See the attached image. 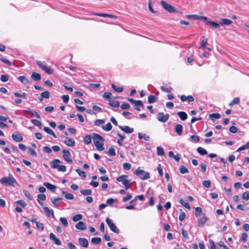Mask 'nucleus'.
I'll return each instance as SVG.
<instances>
[{"mask_svg":"<svg viewBox=\"0 0 249 249\" xmlns=\"http://www.w3.org/2000/svg\"><path fill=\"white\" fill-rule=\"evenodd\" d=\"M218 245L222 248L223 249H230L227 246H226L223 241H219L218 243Z\"/></svg>","mask_w":249,"mask_h":249,"instance_id":"nucleus-64","label":"nucleus"},{"mask_svg":"<svg viewBox=\"0 0 249 249\" xmlns=\"http://www.w3.org/2000/svg\"><path fill=\"white\" fill-rule=\"evenodd\" d=\"M36 228L40 230L41 231H43L44 230V225L43 223H40L39 222H36Z\"/></svg>","mask_w":249,"mask_h":249,"instance_id":"nucleus-57","label":"nucleus"},{"mask_svg":"<svg viewBox=\"0 0 249 249\" xmlns=\"http://www.w3.org/2000/svg\"><path fill=\"white\" fill-rule=\"evenodd\" d=\"M63 158L64 160L69 163L72 162V160L71 158V153L68 150H63Z\"/></svg>","mask_w":249,"mask_h":249,"instance_id":"nucleus-9","label":"nucleus"},{"mask_svg":"<svg viewBox=\"0 0 249 249\" xmlns=\"http://www.w3.org/2000/svg\"><path fill=\"white\" fill-rule=\"evenodd\" d=\"M75 228L79 230L84 231L87 229L86 225L83 221H79L75 225Z\"/></svg>","mask_w":249,"mask_h":249,"instance_id":"nucleus-16","label":"nucleus"},{"mask_svg":"<svg viewBox=\"0 0 249 249\" xmlns=\"http://www.w3.org/2000/svg\"><path fill=\"white\" fill-rule=\"evenodd\" d=\"M197 218V226L198 227H203L208 220L207 217L205 216L204 213H202V216H199Z\"/></svg>","mask_w":249,"mask_h":249,"instance_id":"nucleus-10","label":"nucleus"},{"mask_svg":"<svg viewBox=\"0 0 249 249\" xmlns=\"http://www.w3.org/2000/svg\"><path fill=\"white\" fill-rule=\"evenodd\" d=\"M0 61H2V62L6 64L8 66H11L12 63L8 59H5L2 57H0Z\"/></svg>","mask_w":249,"mask_h":249,"instance_id":"nucleus-59","label":"nucleus"},{"mask_svg":"<svg viewBox=\"0 0 249 249\" xmlns=\"http://www.w3.org/2000/svg\"><path fill=\"white\" fill-rule=\"evenodd\" d=\"M106 221L110 230L112 231L117 234H118L120 232L119 229L117 227L111 219L107 217L106 218Z\"/></svg>","mask_w":249,"mask_h":249,"instance_id":"nucleus-6","label":"nucleus"},{"mask_svg":"<svg viewBox=\"0 0 249 249\" xmlns=\"http://www.w3.org/2000/svg\"><path fill=\"white\" fill-rule=\"evenodd\" d=\"M180 100L183 102H185L187 100H188L189 102H191L194 100V98L191 95L186 96L184 95H183L180 97Z\"/></svg>","mask_w":249,"mask_h":249,"instance_id":"nucleus-24","label":"nucleus"},{"mask_svg":"<svg viewBox=\"0 0 249 249\" xmlns=\"http://www.w3.org/2000/svg\"><path fill=\"white\" fill-rule=\"evenodd\" d=\"M112 95V94H103V96L105 99L109 100V105L110 106L115 107H119L120 106L119 101L111 99Z\"/></svg>","mask_w":249,"mask_h":249,"instance_id":"nucleus-5","label":"nucleus"},{"mask_svg":"<svg viewBox=\"0 0 249 249\" xmlns=\"http://www.w3.org/2000/svg\"><path fill=\"white\" fill-rule=\"evenodd\" d=\"M178 115L179 118L182 120L185 121L187 118V114L183 111H180L178 112Z\"/></svg>","mask_w":249,"mask_h":249,"instance_id":"nucleus-27","label":"nucleus"},{"mask_svg":"<svg viewBox=\"0 0 249 249\" xmlns=\"http://www.w3.org/2000/svg\"><path fill=\"white\" fill-rule=\"evenodd\" d=\"M12 138L16 142H20L23 141V137L18 132L13 133L12 135Z\"/></svg>","mask_w":249,"mask_h":249,"instance_id":"nucleus-12","label":"nucleus"},{"mask_svg":"<svg viewBox=\"0 0 249 249\" xmlns=\"http://www.w3.org/2000/svg\"><path fill=\"white\" fill-rule=\"evenodd\" d=\"M0 183L4 185H9L14 186V184L18 185L16 180L13 177L12 174H9L7 177H2L0 180Z\"/></svg>","mask_w":249,"mask_h":249,"instance_id":"nucleus-2","label":"nucleus"},{"mask_svg":"<svg viewBox=\"0 0 249 249\" xmlns=\"http://www.w3.org/2000/svg\"><path fill=\"white\" fill-rule=\"evenodd\" d=\"M175 130L178 135H181L183 131L182 125L180 124H177L175 126Z\"/></svg>","mask_w":249,"mask_h":249,"instance_id":"nucleus-22","label":"nucleus"},{"mask_svg":"<svg viewBox=\"0 0 249 249\" xmlns=\"http://www.w3.org/2000/svg\"><path fill=\"white\" fill-rule=\"evenodd\" d=\"M179 172L181 173V174H185V173H189V171L188 170V169L184 166H181L180 167H179Z\"/></svg>","mask_w":249,"mask_h":249,"instance_id":"nucleus-52","label":"nucleus"},{"mask_svg":"<svg viewBox=\"0 0 249 249\" xmlns=\"http://www.w3.org/2000/svg\"><path fill=\"white\" fill-rule=\"evenodd\" d=\"M80 193L84 196H88L91 194L92 191L90 189L82 190L80 191Z\"/></svg>","mask_w":249,"mask_h":249,"instance_id":"nucleus-42","label":"nucleus"},{"mask_svg":"<svg viewBox=\"0 0 249 249\" xmlns=\"http://www.w3.org/2000/svg\"><path fill=\"white\" fill-rule=\"evenodd\" d=\"M197 152L201 155H205L207 154V151L206 149L201 147L197 148Z\"/></svg>","mask_w":249,"mask_h":249,"instance_id":"nucleus-34","label":"nucleus"},{"mask_svg":"<svg viewBox=\"0 0 249 249\" xmlns=\"http://www.w3.org/2000/svg\"><path fill=\"white\" fill-rule=\"evenodd\" d=\"M9 76L8 75H2L0 77V80L3 82H7L9 80Z\"/></svg>","mask_w":249,"mask_h":249,"instance_id":"nucleus-56","label":"nucleus"},{"mask_svg":"<svg viewBox=\"0 0 249 249\" xmlns=\"http://www.w3.org/2000/svg\"><path fill=\"white\" fill-rule=\"evenodd\" d=\"M91 242L93 244H99L101 242V238L100 237L92 238L91 240Z\"/></svg>","mask_w":249,"mask_h":249,"instance_id":"nucleus-40","label":"nucleus"},{"mask_svg":"<svg viewBox=\"0 0 249 249\" xmlns=\"http://www.w3.org/2000/svg\"><path fill=\"white\" fill-rule=\"evenodd\" d=\"M205 22V24L207 25H209L212 27H213L215 28H219L220 27V24L214 22V21H209L206 19V20H204Z\"/></svg>","mask_w":249,"mask_h":249,"instance_id":"nucleus-21","label":"nucleus"},{"mask_svg":"<svg viewBox=\"0 0 249 249\" xmlns=\"http://www.w3.org/2000/svg\"><path fill=\"white\" fill-rule=\"evenodd\" d=\"M31 122L36 126H37L39 127V128H41L42 127V124L41 123L36 119H32L31 120Z\"/></svg>","mask_w":249,"mask_h":249,"instance_id":"nucleus-48","label":"nucleus"},{"mask_svg":"<svg viewBox=\"0 0 249 249\" xmlns=\"http://www.w3.org/2000/svg\"><path fill=\"white\" fill-rule=\"evenodd\" d=\"M158 94L156 95H150L148 97V102L149 104H152L156 102L158 100Z\"/></svg>","mask_w":249,"mask_h":249,"instance_id":"nucleus-23","label":"nucleus"},{"mask_svg":"<svg viewBox=\"0 0 249 249\" xmlns=\"http://www.w3.org/2000/svg\"><path fill=\"white\" fill-rule=\"evenodd\" d=\"M61 161L59 159H54L51 161L50 165L52 168L57 169Z\"/></svg>","mask_w":249,"mask_h":249,"instance_id":"nucleus-15","label":"nucleus"},{"mask_svg":"<svg viewBox=\"0 0 249 249\" xmlns=\"http://www.w3.org/2000/svg\"><path fill=\"white\" fill-rule=\"evenodd\" d=\"M62 193L64 195L65 197L67 199L72 200L74 198V196L72 194L67 193L64 190L62 191Z\"/></svg>","mask_w":249,"mask_h":249,"instance_id":"nucleus-29","label":"nucleus"},{"mask_svg":"<svg viewBox=\"0 0 249 249\" xmlns=\"http://www.w3.org/2000/svg\"><path fill=\"white\" fill-rule=\"evenodd\" d=\"M43 130L48 134L50 135H52L54 138H56L57 137L53 131L49 127H44L43 128Z\"/></svg>","mask_w":249,"mask_h":249,"instance_id":"nucleus-26","label":"nucleus"},{"mask_svg":"<svg viewBox=\"0 0 249 249\" xmlns=\"http://www.w3.org/2000/svg\"><path fill=\"white\" fill-rule=\"evenodd\" d=\"M202 185L207 188H209L211 187V181L209 180L204 181L202 182Z\"/></svg>","mask_w":249,"mask_h":249,"instance_id":"nucleus-58","label":"nucleus"},{"mask_svg":"<svg viewBox=\"0 0 249 249\" xmlns=\"http://www.w3.org/2000/svg\"><path fill=\"white\" fill-rule=\"evenodd\" d=\"M157 155L158 156H163L164 155L163 148L161 146H158L157 148Z\"/></svg>","mask_w":249,"mask_h":249,"instance_id":"nucleus-45","label":"nucleus"},{"mask_svg":"<svg viewBox=\"0 0 249 249\" xmlns=\"http://www.w3.org/2000/svg\"><path fill=\"white\" fill-rule=\"evenodd\" d=\"M75 171L78 173L79 176L83 177L84 178H86V174L85 172L81 171L79 169H76Z\"/></svg>","mask_w":249,"mask_h":249,"instance_id":"nucleus-51","label":"nucleus"},{"mask_svg":"<svg viewBox=\"0 0 249 249\" xmlns=\"http://www.w3.org/2000/svg\"><path fill=\"white\" fill-rule=\"evenodd\" d=\"M63 86L65 88V89L69 92H72L73 91L72 87L71 85L68 84H64L63 85Z\"/></svg>","mask_w":249,"mask_h":249,"instance_id":"nucleus-49","label":"nucleus"},{"mask_svg":"<svg viewBox=\"0 0 249 249\" xmlns=\"http://www.w3.org/2000/svg\"><path fill=\"white\" fill-rule=\"evenodd\" d=\"M134 173L142 180H146L150 178L149 173L140 169V167L135 170Z\"/></svg>","mask_w":249,"mask_h":249,"instance_id":"nucleus-3","label":"nucleus"},{"mask_svg":"<svg viewBox=\"0 0 249 249\" xmlns=\"http://www.w3.org/2000/svg\"><path fill=\"white\" fill-rule=\"evenodd\" d=\"M18 80L23 84H27L29 83V80L24 76H20L18 78Z\"/></svg>","mask_w":249,"mask_h":249,"instance_id":"nucleus-35","label":"nucleus"},{"mask_svg":"<svg viewBox=\"0 0 249 249\" xmlns=\"http://www.w3.org/2000/svg\"><path fill=\"white\" fill-rule=\"evenodd\" d=\"M79 244L84 248H87L89 245V242L87 239L85 238H79L78 239Z\"/></svg>","mask_w":249,"mask_h":249,"instance_id":"nucleus-17","label":"nucleus"},{"mask_svg":"<svg viewBox=\"0 0 249 249\" xmlns=\"http://www.w3.org/2000/svg\"><path fill=\"white\" fill-rule=\"evenodd\" d=\"M204 39L201 42V47L203 48H206V45L207 44L208 40L203 36Z\"/></svg>","mask_w":249,"mask_h":249,"instance_id":"nucleus-55","label":"nucleus"},{"mask_svg":"<svg viewBox=\"0 0 249 249\" xmlns=\"http://www.w3.org/2000/svg\"><path fill=\"white\" fill-rule=\"evenodd\" d=\"M44 185L51 192L54 193L56 189V187L49 182H44Z\"/></svg>","mask_w":249,"mask_h":249,"instance_id":"nucleus-19","label":"nucleus"},{"mask_svg":"<svg viewBox=\"0 0 249 249\" xmlns=\"http://www.w3.org/2000/svg\"><path fill=\"white\" fill-rule=\"evenodd\" d=\"M118 136L119 137L120 139L118 140L117 143L120 146H123V141L125 138V136L124 135H122L119 133L117 134Z\"/></svg>","mask_w":249,"mask_h":249,"instance_id":"nucleus-32","label":"nucleus"},{"mask_svg":"<svg viewBox=\"0 0 249 249\" xmlns=\"http://www.w3.org/2000/svg\"><path fill=\"white\" fill-rule=\"evenodd\" d=\"M127 176L126 175H121L120 177L117 178V180L119 182H122V183L124 185L126 183H128L129 181L127 179Z\"/></svg>","mask_w":249,"mask_h":249,"instance_id":"nucleus-14","label":"nucleus"},{"mask_svg":"<svg viewBox=\"0 0 249 249\" xmlns=\"http://www.w3.org/2000/svg\"><path fill=\"white\" fill-rule=\"evenodd\" d=\"M161 4L164 9L168 12L175 13L177 12L176 9L174 7L168 4L165 1L162 0L161 1Z\"/></svg>","mask_w":249,"mask_h":249,"instance_id":"nucleus-7","label":"nucleus"},{"mask_svg":"<svg viewBox=\"0 0 249 249\" xmlns=\"http://www.w3.org/2000/svg\"><path fill=\"white\" fill-rule=\"evenodd\" d=\"M84 142L86 144H89L91 142V137L89 135H87L84 139Z\"/></svg>","mask_w":249,"mask_h":249,"instance_id":"nucleus-38","label":"nucleus"},{"mask_svg":"<svg viewBox=\"0 0 249 249\" xmlns=\"http://www.w3.org/2000/svg\"><path fill=\"white\" fill-rule=\"evenodd\" d=\"M202 210L201 207H197L195 209V216L197 218L202 215Z\"/></svg>","mask_w":249,"mask_h":249,"instance_id":"nucleus-28","label":"nucleus"},{"mask_svg":"<svg viewBox=\"0 0 249 249\" xmlns=\"http://www.w3.org/2000/svg\"><path fill=\"white\" fill-rule=\"evenodd\" d=\"M240 102V99L238 97L234 98L229 104L230 106L237 105Z\"/></svg>","mask_w":249,"mask_h":249,"instance_id":"nucleus-39","label":"nucleus"},{"mask_svg":"<svg viewBox=\"0 0 249 249\" xmlns=\"http://www.w3.org/2000/svg\"><path fill=\"white\" fill-rule=\"evenodd\" d=\"M111 87L114 90V91L117 92H121L123 90V87H118L116 86L114 84H111Z\"/></svg>","mask_w":249,"mask_h":249,"instance_id":"nucleus-36","label":"nucleus"},{"mask_svg":"<svg viewBox=\"0 0 249 249\" xmlns=\"http://www.w3.org/2000/svg\"><path fill=\"white\" fill-rule=\"evenodd\" d=\"M37 201H39L40 200L43 201V200H45L46 198V196L45 194H39L37 195Z\"/></svg>","mask_w":249,"mask_h":249,"instance_id":"nucleus-54","label":"nucleus"},{"mask_svg":"<svg viewBox=\"0 0 249 249\" xmlns=\"http://www.w3.org/2000/svg\"><path fill=\"white\" fill-rule=\"evenodd\" d=\"M49 238L51 240L53 241L54 243L57 245H61V241L57 238L53 233H50L49 234Z\"/></svg>","mask_w":249,"mask_h":249,"instance_id":"nucleus-13","label":"nucleus"},{"mask_svg":"<svg viewBox=\"0 0 249 249\" xmlns=\"http://www.w3.org/2000/svg\"><path fill=\"white\" fill-rule=\"evenodd\" d=\"M60 220L62 224L65 227H67L68 226V223L67 219L65 217H61Z\"/></svg>","mask_w":249,"mask_h":249,"instance_id":"nucleus-53","label":"nucleus"},{"mask_svg":"<svg viewBox=\"0 0 249 249\" xmlns=\"http://www.w3.org/2000/svg\"><path fill=\"white\" fill-rule=\"evenodd\" d=\"M119 127L126 133H131L133 132L134 129L128 126H119Z\"/></svg>","mask_w":249,"mask_h":249,"instance_id":"nucleus-20","label":"nucleus"},{"mask_svg":"<svg viewBox=\"0 0 249 249\" xmlns=\"http://www.w3.org/2000/svg\"><path fill=\"white\" fill-rule=\"evenodd\" d=\"M112 126L110 123H108L105 125L102 126V128L103 130L109 131L112 129Z\"/></svg>","mask_w":249,"mask_h":249,"instance_id":"nucleus-41","label":"nucleus"},{"mask_svg":"<svg viewBox=\"0 0 249 249\" xmlns=\"http://www.w3.org/2000/svg\"><path fill=\"white\" fill-rule=\"evenodd\" d=\"M28 153L30 155H32L33 156L36 157L37 156V154H36V151L31 148H30L28 149Z\"/></svg>","mask_w":249,"mask_h":249,"instance_id":"nucleus-62","label":"nucleus"},{"mask_svg":"<svg viewBox=\"0 0 249 249\" xmlns=\"http://www.w3.org/2000/svg\"><path fill=\"white\" fill-rule=\"evenodd\" d=\"M15 203L20 205L23 208H25L27 205V204L24 200H17L15 202Z\"/></svg>","mask_w":249,"mask_h":249,"instance_id":"nucleus-37","label":"nucleus"},{"mask_svg":"<svg viewBox=\"0 0 249 249\" xmlns=\"http://www.w3.org/2000/svg\"><path fill=\"white\" fill-rule=\"evenodd\" d=\"M36 63L39 68L43 69L48 74H51L53 73V69H52L51 68V67L47 66L45 64V62H41L40 61H36Z\"/></svg>","mask_w":249,"mask_h":249,"instance_id":"nucleus-4","label":"nucleus"},{"mask_svg":"<svg viewBox=\"0 0 249 249\" xmlns=\"http://www.w3.org/2000/svg\"><path fill=\"white\" fill-rule=\"evenodd\" d=\"M191 141L194 142H199V138L198 136L196 135H192L190 137Z\"/></svg>","mask_w":249,"mask_h":249,"instance_id":"nucleus-60","label":"nucleus"},{"mask_svg":"<svg viewBox=\"0 0 249 249\" xmlns=\"http://www.w3.org/2000/svg\"><path fill=\"white\" fill-rule=\"evenodd\" d=\"M107 154L110 156H115L116 155V152H115V149L112 147H110L109 148V149L107 152Z\"/></svg>","mask_w":249,"mask_h":249,"instance_id":"nucleus-44","label":"nucleus"},{"mask_svg":"<svg viewBox=\"0 0 249 249\" xmlns=\"http://www.w3.org/2000/svg\"><path fill=\"white\" fill-rule=\"evenodd\" d=\"M133 105L135 109L138 111L141 110V107H143V103L141 100H137Z\"/></svg>","mask_w":249,"mask_h":249,"instance_id":"nucleus-25","label":"nucleus"},{"mask_svg":"<svg viewBox=\"0 0 249 249\" xmlns=\"http://www.w3.org/2000/svg\"><path fill=\"white\" fill-rule=\"evenodd\" d=\"M180 203L181 204L182 206H183L186 208L190 210L191 209L190 206L189 204L187 202H185L182 199H180L179 200Z\"/></svg>","mask_w":249,"mask_h":249,"instance_id":"nucleus-46","label":"nucleus"},{"mask_svg":"<svg viewBox=\"0 0 249 249\" xmlns=\"http://www.w3.org/2000/svg\"><path fill=\"white\" fill-rule=\"evenodd\" d=\"M64 143L68 146L73 147L75 145V142L73 139L67 138L64 141Z\"/></svg>","mask_w":249,"mask_h":249,"instance_id":"nucleus-18","label":"nucleus"},{"mask_svg":"<svg viewBox=\"0 0 249 249\" xmlns=\"http://www.w3.org/2000/svg\"><path fill=\"white\" fill-rule=\"evenodd\" d=\"M93 141L94 144L98 150L103 151L104 150V139L100 135L93 133L92 134Z\"/></svg>","mask_w":249,"mask_h":249,"instance_id":"nucleus-1","label":"nucleus"},{"mask_svg":"<svg viewBox=\"0 0 249 249\" xmlns=\"http://www.w3.org/2000/svg\"><path fill=\"white\" fill-rule=\"evenodd\" d=\"M221 23L223 25H229L232 23V20L227 18L221 19Z\"/></svg>","mask_w":249,"mask_h":249,"instance_id":"nucleus-33","label":"nucleus"},{"mask_svg":"<svg viewBox=\"0 0 249 249\" xmlns=\"http://www.w3.org/2000/svg\"><path fill=\"white\" fill-rule=\"evenodd\" d=\"M243 198L246 201L249 200V191H246L243 193Z\"/></svg>","mask_w":249,"mask_h":249,"instance_id":"nucleus-61","label":"nucleus"},{"mask_svg":"<svg viewBox=\"0 0 249 249\" xmlns=\"http://www.w3.org/2000/svg\"><path fill=\"white\" fill-rule=\"evenodd\" d=\"M186 17L189 19H193L195 20H206L207 18L204 16H200L197 15H187Z\"/></svg>","mask_w":249,"mask_h":249,"instance_id":"nucleus-11","label":"nucleus"},{"mask_svg":"<svg viewBox=\"0 0 249 249\" xmlns=\"http://www.w3.org/2000/svg\"><path fill=\"white\" fill-rule=\"evenodd\" d=\"M83 216L81 214H77L72 217V220L74 222L79 221L82 219Z\"/></svg>","mask_w":249,"mask_h":249,"instance_id":"nucleus-43","label":"nucleus"},{"mask_svg":"<svg viewBox=\"0 0 249 249\" xmlns=\"http://www.w3.org/2000/svg\"><path fill=\"white\" fill-rule=\"evenodd\" d=\"M138 138L140 139H143L146 141H149L150 140V137L148 135H146L145 134H142L141 133H138Z\"/></svg>","mask_w":249,"mask_h":249,"instance_id":"nucleus-31","label":"nucleus"},{"mask_svg":"<svg viewBox=\"0 0 249 249\" xmlns=\"http://www.w3.org/2000/svg\"><path fill=\"white\" fill-rule=\"evenodd\" d=\"M161 89L163 92L169 93L171 91L172 89L170 87L161 86Z\"/></svg>","mask_w":249,"mask_h":249,"instance_id":"nucleus-47","label":"nucleus"},{"mask_svg":"<svg viewBox=\"0 0 249 249\" xmlns=\"http://www.w3.org/2000/svg\"><path fill=\"white\" fill-rule=\"evenodd\" d=\"M32 78L34 81H38L41 79L40 74L36 72H33L31 75Z\"/></svg>","mask_w":249,"mask_h":249,"instance_id":"nucleus-30","label":"nucleus"},{"mask_svg":"<svg viewBox=\"0 0 249 249\" xmlns=\"http://www.w3.org/2000/svg\"><path fill=\"white\" fill-rule=\"evenodd\" d=\"M209 118L211 119L215 118L216 119H218L221 118V115L218 113H212L209 115Z\"/></svg>","mask_w":249,"mask_h":249,"instance_id":"nucleus-50","label":"nucleus"},{"mask_svg":"<svg viewBox=\"0 0 249 249\" xmlns=\"http://www.w3.org/2000/svg\"><path fill=\"white\" fill-rule=\"evenodd\" d=\"M104 123L105 121L103 120L97 119L95 121L94 124L95 125L99 126Z\"/></svg>","mask_w":249,"mask_h":249,"instance_id":"nucleus-63","label":"nucleus"},{"mask_svg":"<svg viewBox=\"0 0 249 249\" xmlns=\"http://www.w3.org/2000/svg\"><path fill=\"white\" fill-rule=\"evenodd\" d=\"M168 114H164L163 112H159L157 116V120L162 123H165L169 119Z\"/></svg>","mask_w":249,"mask_h":249,"instance_id":"nucleus-8","label":"nucleus"}]
</instances>
